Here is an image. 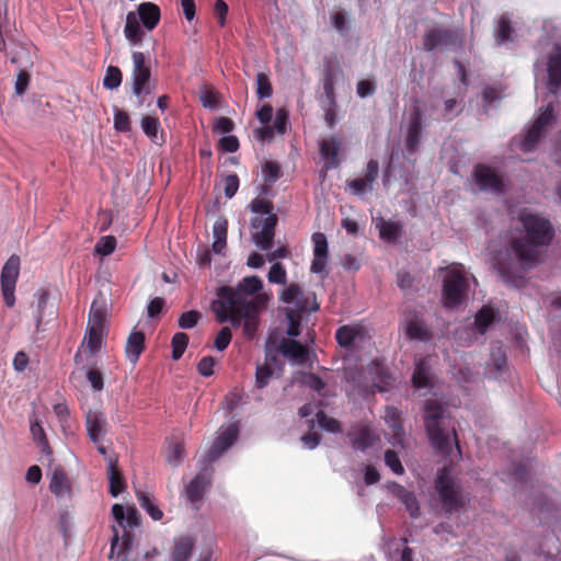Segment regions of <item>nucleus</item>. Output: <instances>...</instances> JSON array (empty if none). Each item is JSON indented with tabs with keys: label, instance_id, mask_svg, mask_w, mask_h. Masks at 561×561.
Instances as JSON below:
<instances>
[{
	"label": "nucleus",
	"instance_id": "nucleus-1",
	"mask_svg": "<svg viewBox=\"0 0 561 561\" xmlns=\"http://www.w3.org/2000/svg\"><path fill=\"white\" fill-rule=\"evenodd\" d=\"M516 229L505 234L503 249L491 245L492 266L507 285L519 287L524 283V273L540 260L541 249L553 237L550 221L540 214L523 208L518 211Z\"/></svg>",
	"mask_w": 561,
	"mask_h": 561
},
{
	"label": "nucleus",
	"instance_id": "nucleus-2",
	"mask_svg": "<svg viewBox=\"0 0 561 561\" xmlns=\"http://www.w3.org/2000/svg\"><path fill=\"white\" fill-rule=\"evenodd\" d=\"M271 295L263 291V280L257 276H247L236 288L222 287L211 309L219 322H225L228 310L233 308H266Z\"/></svg>",
	"mask_w": 561,
	"mask_h": 561
},
{
	"label": "nucleus",
	"instance_id": "nucleus-3",
	"mask_svg": "<svg viewBox=\"0 0 561 561\" xmlns=\"http://www.w3.org/2000/svg\"><path fill=\"white\" fill-rule=\"evenodd\" d=\"M447 409L437 400H427L425 404V428L433 447L443 455H449L455 446L460 453L456 432L447 424Z\"/></svg>",
	"mask_w": 561,
	"mask_h": 561
},
{
	"label": "nucleus",
	"instance_id": "nucleus-4",
	"mask_svg": "<svg viewBox=\"0 0 561 561\" xmlns=\"http://www.w3.org/2000/svg\"><path fill=\"white\" fill-rule=\"evenodd\" d=\"M556 124L557 115L554 107L553 104L549 102L538 110L534 121L526 127L524 133L512 140V151L522 153L535 151Z\"/></svg>",
	"mask_w": 561,
	"mask_h": 561
},
{
	"label": "nucleus",
	"instance_id": "nucleus-5",
	"mask_svg": "<svg viewBox=\"0 0 561 561\" xmlns=\"http://www.w3.org/2000/svg\"><path fill=\"white\" fill-rule=\"evenodd\" d=\"M248 207L252 214V240L260 250L267 251L272 248L277 224L274 207L271 202L263 198L252 199Z\"/></svg>",
	"mask_w": 561,
	"mask_h": 561
},
{
	"label": "nucleus",
	"instance_id": "nucleus-6",
	"mask_svg": "<svg viewBox=\"0 0 561 561\" xmlns=\"http://www.w3.org/2000/svg\"><path fill=\"white\" fill-rule=\"evenodd\" d=\"M471 283L476 278L461 264H453L446 268L443 280V302L450 309L461 306L468 298Z\"/></svg>",
	"mask_w": 561,
	"mask_h": 561
},
{
	"label": "nucleus",
	"instance_id": "nucleus-7",
	"mask_svg": "<svg viewBox=\"0 0 561 561\" xmlns=\"http://www.w3.org/2000/svg\"><path fill=\"white\" fill-rule=\"evenodd\" d=\"M537 81H542L547 91L561 95V45H553L546 56L538 58L534 64Z\"/></svg>",
	"mask_w": 561,
	"mask_h": 561
},
{
	"label": "nucleus",
	"instance_id": "nucleus-8",
	"mask_svg": "<svg viewBox=\"0 0 561 561\" xmlns=\"http://www.w3.org/2000/svg\"><path fill=\"white\" fill-rule=\"evenodd\" d=\"M435 485L447 512L457 511L463 505L465 496L446 468L438 472Z\"/></svg>",
	"mask_w": 561,
	"mask_h": 561
},
{
	"label": "nucleus",
	"instance_id": "nucleus-9",
	"mask_svg": "<svg viewBox=\"0 0 561 561\" xmlns=\"http://www.w3.org/2000/svg\"><path fill=\"white\" fill-rule=\"evenodd\" d=\"M462 36L461 30L434 28L425 34L424 47L427 50H456L462 45Z\"/></svg>",
	"mask_w": 561,
	"mask_h": 561
},
{
	"label": "nucleus",
	"instance_id": "nucleus-10",
	"mask_svg": "<svg viewBox=\"0 0 561 561\" xmlns=\"http://www.w3.org/2000/svg\"><path fill=\"white\" fill-rule=\"evenodd\" d=\"M133 59V93L140 99V103L144 101V95L151 92L150 88V68L146 64V57L140 51H134L131 55Z\"/></svg>",
	"mask_w": 561,
	"mask_h": 561
},
{
	"label": "nucleus",
	"instance_id": "nucleus-11",
	"mask_svg": "<svg viewBox=\"0 0 561 561\" xmlns=\"http://www.w3.org/2000/svg\"><path fill=\"white\" fill-rule=\"evenodd\" d=\"M265 308H233L228 310L226 321H230L233 327H239L243 320V333L248 339H252L257 330V316Z\"/></svg>",
	"mask_w": 561,
	"mask_h": 561
},
{
	"label": "nucleus",
	"instance_id": "nucleus-12",
	"mask_svg": "<svg viewBox=\"0 0 561 561\" xmlns=\"http://www.w3.org/2000/svg\"><path fill=\"white\" fill-rule=\"evenodd\" d=\"M422 129H423V114L419 107H413L410 110L409 119L407 124L405 130V153L407 156H413L417 150V147L421 142L422 138Z\"/></svg>",
	"mask_w": 561,
	"mask_h": 561
},
{
	"label": "nucleus",
	"instance_id": "nucleus-13",
	"mask_svg": "<svg viewBox=\"0 0 561 561\" xmlns=\"http://www.w3.org/2000/svg\"><path fill=\"white\" fill-rule=\"evenodd\" d=\"M239 435V425L237 422L222 425L219 430L211 448L207 454V460L213 461L230 448Z\"/></svg>",
	"mask_w": 561,
	"mask_h": 561
},
{
	"label": "nucleus",
	"instance_id": "nucleus-14",
	"mask_svg": "<svg viewBox=\"0 0 561 561\" xmlns=\"http://www.w3.org/2000/svg\"><path fill=\"white\" fill-rule=\"evenodd\" d=\"M473 175L476 183L481 191L493 194L504 192V181L493 169L485 165H478L474 169Z\"/></svg>",
	"mask_w": 561,
	"mask_h": 561
},
{
	"label": "nucleus",
	"instance_id": "nucleus-15",
	"mask_svg": "<svg viewBox=\"0 0 561 561\" xmlns=\"http://www.w3.org/2000/svg\"><path fill=\"white\" fill-rule=\"evenodd\" d=\"M385 422L389 427V432L387 433L388 442L392 446H401L402 449L405 448V434L401 425V417L399 411L393 407L386 408Z\"/></svg>",
	"mask_w": 561,
	"mask_h": 561
},
{
	"label": "nucleus",
	"instance_id": "nucleus-16",
	"mask_svg": "<svg viewBox=\"0 0 561 561\" xmlns=\"http://www.w3.org/2000/svg\"><path fill=\"white\" fill-rule=\"evenodd\" d=\"M288 127V112L279 108L274 117L273 125L262 126L254 129V136L260 141H271L275 133L284 135Z\"/></svg>",
	"mask_w": 561,
	"mask_h": 561
},
{
	"label": "nucleus",
	"instance_id": "nucleus-17",
	"mask_svg": "<svg viewBox=\"0 0 561 561\" xmlns=\"http://www.w3.org/2000/svg\"><path fill=\"white\" fill-rule=\"evenodd\" d=\"M507 374L506 355L501 344L492 347L490 354V362L485 367V375L490 379L499 380L504 379Z\"/></svg>",
	"mask_w": 561,
	"mask_h": 561
},
{
	"label": "nucleus",
	"instance_id": "nucleus-18",
	"mask_svg": "<svg viewBox=\"0 0 561 561\" xmlns=\"http://www.w3.org/2000/svg\"><path fill=\"white\" fill-rule=\"evenodd\" d=\"M210 482V474L204 470L198 473L185 488V495L187 501L194 508H198L206 488Z\"/></svg>",
	"mask_w": 561,
	"mask_h": 561
},
{
	"label": "nucleus",
	"instance_id": "nucleus-19",
	"mask_svg": "<svg viewBox=\"0 0 561 561\" xmlns=\"http://www.w3.org/2000/svg\"><path fill=\"white\" fill-rule=\"evenodd\" d=\"M133 529L113 528L114 536L111 542L110 559L114 558V556L118 559L131 549L135 539Z\"/></svg>",
	"mask_w": 561,
	"mask_h": 561
},
{
	"label": "nucleus",
	"instance_id": "nucleus-20",
	"mask_svg": "<svg viewBox=\"0 0 561 561\" xmlns=\"http://www.w3.org/2000/svg\"><path fill=\"white\" fill-rule=\"evenodd\" d=\"M366 337L367 332L359 324L344 325L336 331L337 343L343 347H358Z\"/></svg>",
	"mask_w": 561,
	"mask_h": 561
},
{
	"label": "nucleus",
	"instance_id": "nucleus-21",
	"mask_svg": "<svg viewBox=\"0 0 561 561\" xmlns=\"http://www.w3.org/2000/svg\"><path fill=\"white\" fill-rule=\"evenodd\" d=\"M403 328L405 334L412 340L427 341L430 339V331L415 311H409L404 314Z\"/></svg>",
	"mask_w": 561,
	"mask_h": 561
},
{
	"label": "nucleus",
	"instance_id": "nucleus-22",
	"mask_svg": "<svg viewBox=\"0 0 561 561\" xmlns=\"http://www.w3.org/2000/svg\"><path fill=\"white\" fill-rule=\"evenodd\" d=\"M313 260L311 263V272L321 274L324 272L328 261V241L323 233L316 232L312 234Z\"/></svg>",
	"mask_w": 561,
	"mask_h": 561
},
{
	"label": "nucleus",
	"instance_id": "nucleus-23",
	"mask_svg": "<svg viewBox=\"0 0 561 561\" xmlns=\"http://www.w3.org/2000/svg\"><path fill=\"white\" fill-rule=\"evenodd\" d=\"M103 333L104 328L88 325L87 335L81 344L79 352L76 355V360L78 363L82 360V357L87 353L93 355L101 350Z\"/></svg>",
	"mask_w": 561,
	"mask_h": 561
},
{
	"label": "nucleus",
	"instance_id": "nucleus-24",
	"mask_svg": "<svg viewBox=\"0 0 561 561\" xmlns=\"http://www.w3.org/2000/svg\"><path fill=\"white\" fill-rule=\"evenodd\" d=\"M343 77V71L337 64L328 62L324 67L323 90L327 102L335 104V84Z\"/></svg>",
	"mask_w": 561,
	"mask_h": 561
},
{
	"label": "nucleus",
	"instance_id": "nucleus-25",
	"mask_svg": "<svg viewBox=\"0 0 561 561\" xmlns=\"http://www.w3.org/2000/svg\"><path fill=\"white\" fill-rule=\"evenodd\" d=\"M341 146L342 142L337 137H330L321 141L320 154L324 161V169L330 170L339 165Z\"/></svg>",
	"mask_w": 561,
	"mask_h": 561
},
{
	"label": "nucleus",
	"instance_id": "nucleus-26",
	"mask_svg": "<svg viewBox=\"0 0 561 561\" xmlns=\"http://www.w3.org/2000/svg\"><path fill=\"white\" fill-rule=\"evenodd\" d=\"M87 431L94 444L102 442L106 433V420L101 412L89 411L85 417Z\"/></svg>",
	"mask_w": 561,
	"mask_h": 561
},
{
	"label": "nucleus",
	"instance_id": "nucleus-27",
	"mask_svg": "<svg viewBox=\"0 0 561 561\" xmlns=\"http://www.w3.org/2000/svg\"><path fill=\"white\" fill-rule=\"evenodd\" d=\"M388 489L392 495L401 501V503L405 506V510L410 514L411 517L416 518L420 515V506L416 500V496L408 491L404 486L392 482L388 485Z\"/></svg>",
	"mask_w": 561,
	"mask_h": 561
},
{
	"label": "nucleus",
	"instance_id": "nucleus-28",
	"mask_svg": "<svg viewBox=\"0 0 561 561\" xmlns=\"http://www.w3.org/2000/svg\"><path fill=\"white\" fill-rule=\"evenodd\" d=\"M49 490L58 499L68 500L71 497V484L60 468H55L50 476Z\"/></svg>",
	"mask_w": 561,
	"mask_h": 561
},
{
	"label": "nucleus",
	"instance_id": "nucleus-29",
	"mask_svg": "<svg viewBox=\"0 0 561 561\" xmlns=\"http://www.w3.org/2000/svg\"><path fill=\"white\" fill-rule=\"evenodd\" d=\"M279 352L294 364H305L308 360V350L295 340H283Z\"/></svg>",
	"mask_w": 561,
	"mask_h": 561
},
{
	"label": "nucleus",
	"instance_id": "nucleus-30",
	"mask_svg": "<svg viewBox=\"0 0 561 561\" xmlns=\"http://www.w3.org/2000/svg\"><path fill=\"white\" fill-rule=\"evenodd\" d=\"M412 382L415 389H430L433 383V375L427 358H421L415 362V368L412 376Z\"/></svg>",
	"mask_w": 561,
	"mask_h": 561
},
{
	"label": "nucleus",
	"instance_id": "nucleus-31",
	"mask_svg": "<svg viewBox=\"0 0 561 561\" xmlns=\"http://www.w3.org/2000/svg\"><path fill=\"white\" fill-rule=\"evenodd\" d=\"M393 448H389L385 451V465L394 473L396 476L404 474L405 470L401 462L400 457H404L408 451V440H405V448L402 449L401 446H392Z\"/></svg>",
	"mask_w": 561,
	"mask_h": 561
},
{
	"label": "nucleus",
	"instance_id": "nucleus-32",
	"mask_svg": "<svg viewBox=\"0 0 561 561\" xmlns=\"http://www.w3.org/2000/svg\"><path fill=\"white\" fill-rule=\"evenodd\" d=\"M352 445L355 449L365 451L377 439V434L369 426H363L350 433Z\"/></svg>",
	"mask_w": 561,
	"mask_h": 561
},
{
	"label": "nucleus",
	"instance_id": "nucleus-33",
	"mask_svg": "<svg viewBox=\"0 0 561 561\" xmlns=\"http://www.w3.org/2000/svg\"><path fill=\"white\" fill-rule=\"evenodd\" d=\"M280 300L285 304L294 305L299 311L309 309L308 298L305 297L304 291L296 284H290L283 289Z\"/></svg>",
	"mask_w": 561,
	"mask_h": 561
},
{
	"label": "nucleus",
	"instance_id": "nucleus-34",
	"mask_svg": "<svg viewBox=\"0 0 561 561\" xmlns=\"http://www.w3.org/2000/svg\"><path fill=\"white\" fill-rule=\"evenodd\" d=\"M124 34L131 45H138L142 41L144 30L136 12H128Z\"/></svg>",
	"mask_w": 561,
	"mask_h": 561
},
{
	"label": "nucleus",
	"instance_id": "nucleus-35",
	"mask_svg": "<svg viewBox=\"0 0 561 561\" xmlns=\"http://www.w3.org/2000/svg\"><path fill=\"white\" fill-rule=\"evenodd\" d=\"M136 13L139 18V21L142 22L144 26L148 31L153 30L160 19L159 8L151 2H145L139 4L138 12Z\"/></svg>",
	"mask_w": 561,
	"mask_h": 561
},
{
	"label": "nucleus",
	"instance_id": "nucleus-36",
	"mask_svg": "<svg viewBox=\"0 0 561 561\" xmlns=\"http://www.w3.org/2000/svg\"><path fill=\"white\" fill-rule=\"evenodd\" d=\"M227 228L228 222L226 218L221 216H219L213 225L214 241L211 244V250L217 254L222 253L227 245Z\"/></svg>",
	"mask_w": 561,
	"mask_h": 561
},
{
	"label": "nucleus",
	"instance_id": "nucleus-37",
	"mask_svg": "<svg viewBox=\"0 0 561 561\" xmlns=\"http://www.w3.org/2000/svg\"><path fill=\"white\" fill-rule=\"evenodd\" d=\"M36 310H35V323L36 329L46 318H51L55 314L54 306H48L49 294L46 290H39L36 293Z\"/></svg>",
	"mask_w": 561,
	"mask_h": 561
},
{
	"label": "nucleus",
	"instance_id": "nucleus-38",
	"mask_svg": "<svg viewBox=\"0 0 561 561\" xmlns=\"http://www.w3.org/2000/svg\"><path fill=\"white\" fill-rule=\"evenodd\" d=\"M112 514L118 526H124L125 520L126 526H138L139 524V514L134 506L124 507L121 504H114Z\"/></svg>",
	"mask_w": 561,
	"mask_h": 561
},
{
	"label": "nucleus",
	"instance_id": "nucleus-39",
	"mask_svg": "<svg viewBox=\"0 0 561 561\" xmlns=\"http://www.w3.org/2000/svg\"><path fill=\"white\" fill-rule=\"evenodd\" d=\"M20 273V257L11 255L2 267L1 286H15Z\"/></svg>",
	"mask_w": 561,
	"mask_h": 561
},
{
	"label": "nucleus",
	"instance_id": "nucleus-40",
	"mask_svg": "<svg viewBox=\"0 0 561 561\" xmlns=\"http://www.w3.org/2000/svg\"><path fill=\"white\" fill-rule=\"evenodd\" d=\"M145 345V335L141 332H131L127 339L125 353L127 359L135 364L141 354Z\"/></svg>",
	"mask_w": 561,
	"mask_h": 561
},
{
	"label": "nucleus",
	"instance_id": "nucleus-41",
	"mask_svg": "<svg viewBox=\"0 0 561 561\" xmlns=\"http://www.w3.org/2000/svg\"><path fill=\"white\" fill-rule=\"evenodd\" d=\"M105 311H106L105 298L103 296L96 297L91 305L88 325L104 328Z\"/></svg>",
	"mask_w": 561,
	"mask_h": 561
},
{
	"label": "nucleus",
	"instance_id": "nucleus-42",
	"mask_svg": "<svg viewBox=\"0 0 561 561\" xmlns=\"http://www.w3.org/2000/svg\"><path fill=\"white\" fill-rule=\"evenodd\" d=\"M137 500L142 510H145L153 522H158L162 518L163 513L158 507L156 499L148 492L137 491Z\"/></svg>",
	"mask_w": 561,
	"mask_h": 561
},
{
	"label": "nucleus",
	"instance_id": "nucleus-43",
	"mask_svg": "<svg viewBox=\"0 0 561 561\" xmlns=\"http://www.w3.org/2000/svg\"><path fill=\"white\" fill-rule=\"evenodd\" d=\"M194 542L190 537H182L174 543L173 561H187L192 554Z\"/></svg>",
	"mask_w": 561,
	"mask_h": 561
},
{
	"label": "nucleus",
	"instance_id": "nucleus-44",
	"mask_svg": "<svg viewBox=\"0 0 561 561\" xmlns=\"http://www.w3.org/2000/svg\"><path fill=\"white\" fill-rule=\"evenodd\" d=\"M495 312L492 307L484 306L476 316L474 332L480 335L484 334L488 327L494 321Z\"/></svg>",
	"mask_w": 561,
	"mask_h": 561
},
{
	"label": "nucleus",
	"instance_id": "nucleus-45",
	"mask_svg": "<svg viewBox=\"0 0 561 561\" xmlns=\"http://www.w3.org/2000/svg\"><path fill=\"white\" fill-rule=\"evenodd\" d=\"M167 461L174 467L181 465L184 459V447L178 439H170L165 451Z\"/></svg>",
	"mask_w": 561,
	"mask_h": 561
},
{
	"label": "nucleus",
	"instance_id": "nucleus-46",
	"mask_svg": "<svg viewBox=\"0 0 561 561\" xmlns=\"http://www.w3.org/2000/svg\"><path fill=\"white\" fill-rule=\"evenodd\" d=\"M107 474L110 480V493L112 496L116 497L124 489V481L121 472L115 468L113 459H108Z\"/></svg>",
	"mask_w": 561,
	"mask_h": 561
},
{
	"label": "nucleus",
	"instance_id": "nucleus-47",
	"mask_svg": "<svg viewBox=\"0 0 561 561\" xmlns=\"http://www.w3.org/2000/svg\"><path fill=\"white\" fill-rule=\"evenodd\" d=\"M513 30L511 27L510 19L506 15H501L496 27V43L500 45H506L513 41Z\"/></svg>",
	"mask_w": 561,
	"mask_h": 561
},
{
	"label": "nucleus",
	"instance_id": "nucleus-48",
	"mask_svg": "<svg viewBox=\"0 0 561 561\" xmlns=\"http://www.w3.org/2000/svg\"><path fill=\"white\" fill-rule=\"evenodd\" d=\"M31 434L34 442L42 448V451L49 455L50 449L43 426L37 419L31 420Z\"/></svg>",
	"mask_w": 561,
	"mask_h": 561
},
{
	"label": "nucleus",
	"instance_id": "nucleus-49",
	"mask_svg": "<svg viewBox=\"0 0 561 561\" xmlns=\"http://www.w3.org/2000/svg\"><path fill=\"white\" fill-rule=\"evenodd\" d=\"M370 374H377L378 377L373 379V386L379 391H385L391 383L390 375L378 364H374L369 368Z\"/></svg>",
	"mask_w": 561,
	"mask_h": 561
},
{
	"label": "nucleus",
	"instance_id": "nucleus-50",
	"mask_svg": "<svg viewBox=\"0 0 561 561\" xmlns=\"http://www.w3.org/2000/svg\"><path fill=\"white\" fill-rule=\"evenodd\" d=\"M122 83V72L117 67L110 66L103 79V85L108 90L117 89Z\"/></svg>",
	"mask_w": 561,
	"mask_h": 561
},
{
	"label": "nucleus",
	"instance_id": "nucleus-51",
	"mask_svg": "<svg viewBox=\"0 0 561 561\" xmlns=\"http://www.w3.org/2000/svg\"><path fill=\"white\" fill-rule=\"evenodd\" d=\"M172 358L174 360H178L183 355L187 343H188V336L185 333L179 332L175 333L172 337Z\"/></svg>",
	"mask_w": 561,
	"mask_h": 561
},
{
	"label": "nucleus",
	"instance_id": "nucleus-52",
	"mask_svg": "<svg viewBox=\"0 0 561 561\" xmlns=\"http://www.w3.org/2000/svg\"><path fill=\"white\" fill-rule=\"evenodd\" d=\"M380 237L385 240H396L400 234V227L397 222L382 220L379 225Z\"/></svg>",
	"mask_w": 561,
	"mask_h": 561
},
{
	"label": "nucleus",
	"instance_id": "nucleus-53",
	"mask_svg": "<svg viewBox=\"0 0 561 561\" xmlns=\"http://www.w3.org/2000/svg\"><path fill=\"white\" fill-rule=\"evenodd\" d=\"M316 417H317V422H318L319 426L322 430H325L330 433L341 432L340 422L336 421L335 419L329 417L328 415L324 414V412L318 411L316 413Z\"/></svg>",
	"mask_w": 561,
	"mask_h": 561
},
{
	"label": "nucleus",
	"instance_id": "nucleus-54",
	"mask_svg": "<svg viewBox=\"0 0 561 561\" xmlns=\"http://www.w3.org/2000/svg\"><path fill=\"white\" fill-rule=\"evenodd\" d=\"M273 93L271 82L268 80V77L260 72L256 76V94L259 99H266L270 98Z\"/></svg>",
	"mask_w": 561,
	"mask_h": 561
},
{
	"label": "nucleus",
	"instance_id": "nucleus-55",
	"mask_svg": "<svg viewBox=\"0 0 561 561\" xmlns=\"http://www.w3.org/2000/svg\"><path fill=\"white\" fill-rule=\"evenodd\" d=\"M273 376V370L266 365H257L255 370V386L259 389L265 388Z\"/></svg>",
	"mask_w": 561,
	"mask_h": 561
},
{
	"label": "nucleus",
	"instance_id": "nucleus-56",
	"mask_svg": "<svg viewBox=\"0 0 561 561\" xmlns=\"http://www.w3.org/2000/svg\"><path fill=\"white\" fill-rule=\"evenodd\" d=\"M116 247V239L112 236L101 238L95 244V252L100 255L106 256L114 252Z\"/></svg>",
	"mask_w": 561,
	"mask_h": 561
},
{
	"label": "nucleus",
	"instance_id": "nucleus-57",
	"mask_svg": "<svg viewBox=\"0 0 561 561\" xmlns=\"http://www.w3.org/2000/svg\"><path fill=\"white\" fill-rule=\"evenodd\" d=\"M287 273L280 263H274L267 274L270 283L284 285L286 283Z\"/></svg>",
	"mask_w": 561,
	"mask_h": 561
},
{
	"label": "nucleus",
	"instance_id": "nucleus-58",
	"mask_svg": "<svg viewBox=\"0 0 561 561\" xmlns=\"http://www.w3.org/2000/svg\"><path fill=\"white\" fill-rule=\"evenodd\" d=\"M141 128L144 133L151 139L156 140L159 130V121L152 116H145L141 121Z\"/></svg>",
	"mask_w": 561,
	"mask_h": 561
},
{
	"label": "nucleus",
	"instance_id": "nucleus-59",
	"mask_svg": "<svg viewBox=\"0 0 561 561\" xmlns=\"http://www.w3.org/2000/svg\"><path fill=\"white\" fill-rule=\"evenodd\" d=\"M201 319V312L196 310H190L183 312L179 318V327L187 330L194 328Z\"/></svg>",
	"mask_w": 561,
	"mask_h": 561
},
{
	"label": "nucleus",
	"instance_id": "nucleus-60",
	"mask_svg": "<svg viewBox=\"0 0 561 561\" xmlns=\"http://www.w3.org/2000/svg\"><path fill=\"white\" fill-rule=\"evenodd\" d=\"M85 377H87L88 381L90 382L93 391L99 392V391L103 390L104 379H103V375L100 370H98L95 368H89L85 373Z\"/></svg>",
	"mask_w": 561,
	"mask_h": 561
},
{
	"label": "nucleus",
	"instance_id": "nucleus-61",
	"mask_svg": "<svg viewBox=\"0 0 561 561\" xmlns=\"http://www.w3.org/2000/svg\"><path fill=\"white\" fill-rule=\"evenodd\" d=\"M231 337H232V334H231L230 329L228 327L221 328L214 341V345H215L216 350L219 352L225 351L228 347V345L231 341Z\"/></svg>",
	"mask_w": 561,
	"mask_h": 561
},
{
	"label": "nucleus",
	"instance_id": "nucleus-62",
	"mask_svg": "<svg viewBox=\"0 0 561 561\" xmlns=\"http://www.w3.org/2000/svg\"><path fill=\"white\" fill-rule=\"evenodd\" d=\"M333 27L341 34L346 35L348 33V21L343 12H334L331 15Z\"/></svg>",
	"mask_w": 561,
	"mask_h": 561
},
{
	"label": "nucleus",
	"instance_id": "nucleus-63",
	"mask_svg": "<svg viewBox=\"0 0 561 561\" xmlns=\"http://www.w3.org/2000/svg\"><path fill=\"white\" fill-rule=\"evenodd\" d=\"M114 127L118 131H128L130 129V121L127 113H125L122 110L115 108Z\"/></svg>",
	"mask_w": 561,
	"mask_h": 561
},
{
	"label": "nucleus",
	"instance_id": "nucleus-64",
	"mask_svg": "<svg viewBox=\"0 0 561 561\" xmlns=\"http://www.w3.org/2000/svg\"><path fill=\"white\" fill-rule=\"evenodd\" d=\"M54 413L56 414L62 430L66 432L69 426V410L65 403H56L54 405Z\"/></svg>",
	"mask_w": 561,
	"mask_h": 561
}]
</instances>
